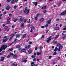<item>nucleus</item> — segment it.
Instances as JSON below:
<instances>
[{
    "mask_svg": "<svg viewBox=\"0 0 66 66\" xmlns=\"http://www.w3.org/2000/svg\"><path fill=\"white\" fill-rule=\"evenodd\" d=\"M12 28L13 29V28H14L15 27V25L14 24V25H12Z\"/></svg>",
    "mask_w": 66,
    "mask_h": 66,
    "instance_id": "obj_40",
    "label": "nucleus"
},
{
    "mask_svg": "<svg viewBox=\"0 0 66 66\" xmlns=\"http://www.w3.org/2000/svg\"><path fill=\"white\" fill-rule=\"evenodd\" d=\"M44 38V35H42L41 37V38Z\"/></svg>",
    "mask_w": 66,
    "mask_h": 66,
    "instance_id": "obj_55",
    "label": "nucleus"
},
{
    "mask_svg": "<svg viewBox=\"0 0 66 66\" xmlns=\"http://www.w3.org/2000/svg\"><path fill=\"white\" fill-rule=\"evenodd\" d=\"M26 50L24 49H23L21 50V52H26Z\"/></svg>",
    "mask_w": 66,
    "mask_h": 66,
    "instance_id": "obj_9",
    "label": "nucleus"
},
{
    "mask_svg": "<svg viewBox=\"0 0 66 66\" xmlns=\"http://www.w3.org/2000/svg\"><path fill=\"white\" fill-rule=\"evenodd\" d=\"M17 41H19V40H17V38H16L15 39V41L13 43H16V42H16V41H17Z\"/></svg>",
    "mask_w": 66,
    "mask_h": 66,
    "instance_id": "obj_19",
    "label": "nucleus"
},
{
    "mask_svg": "<svg viewBox=\"0 0 66 66\" xmlns=\"http://www.w3.org/2000/svg\"><path fill=\"white\" fill-rule=\"evenodd\" d=\"M14 54L13 53H9L8 56H7V57L8 59H9L10 57H11V55L12 56V55H14Z\"/></svg>",
    "mask_w": 66,
    "mask_h": 66,
    "instance_id": "obj_4",
    "label": "nucleus"
},
{
    "mask_svg": "<svg viewBox=\"0 0 66 66\" xmlns=\"http://www.w3.org/2000/svg\"><path fill=\"white\" fill-rule=\"evenodd\" d=\"M22 61L24 63H26V62H27V60L26 59H23L22 60Z\"/></svg>",
    "mask_w": 66,
    "mask_h": 66,
    "instance_id": "obj_14",
    "label": "nucleus"
},
{
    "mask_svg": "<svg viewBox=\"0 0 66 66\" xmlns=\"http://www.w3.org/2000/svg\"><path fill=\"white\" fill-rule=\"evenodd\" d=\"M12 38H12V37H11L9 39V41H11V40H12Z\"/></svg>",
    "mask_w": 66,
    "mask_h": 66,
    "instance_id": "obj_36",
    "label": "nucleus"
},
{
    "mask_svg": "<svg viewBox=\"0 0 66 66\" xmlns=\"http://www.w3.org/2000/svg\"><path fill=\"white\" fill-rule=\"evenodd\" d=\"M6 14V11H5L3 13L4 15H5V14Z\"/></svg>",
    "mask_w": 66,
    "mask_h": 66,
    "instance_id": "obj_50",
    "label": "nucleus"
},
{
    "mask_svg": "<svg viewBox=\"0 0 66 66\" xmlns=\"http://www.w3.org/2000/svg\"><path fill=\"white\" fill-rule=\"evenodd\" d=\"M36 58H34V59H33V61H36Z\"/></svg>",
    "mask_w": 66,
    "mask_h": 66,
    "instance_id": "obj_49",
    "label": "nucleus"
},
{
    "mask_svg": "<svg viewBox=\"0 0 66 66\" xmlns=\"http://www.w3.org/2000/svg\"><path fill=\"white\" fill-rule=\"evenodd\" d=\"M20 45H17L15 47V48H20Z\"/></svg>",
    "mask_w": 66,
    "mask_h": 66,
    "instance_id": "obj_18",
    "label": "nucleus"
},
{
    "mask_svg": "<svg viewBox=\"0 0 66 66\" xmlns=\"http://www.w3.org/2000/svg\"><path fill=\"white\" fill-rule=\"evenodd\" d=\"M7 40H8V39L6 38V39H3V42H7Z\"/></svg>",
    "mask_w": 66,
    "mask_h": 66,
    "instance_id": "obj_10",
    "label": "nucleus"
},
{
    "mask_svg": "<svg viewBox=\"0 0 66 66\" xmlns=\"http://www.w3.org/2000/svg\"><path fill=\"white\" fill-rule=\"evenodd\" d=\"M35 19L36 20H37V19H38V17H37V16H36L35 17Z\"/></svg>",
    "mask_w": 66,
    "mask_h": 66,
    "instance_id": "obj_38",
    "label": "nucleus"
},
{
    "mask_svg": "<svg viewBox=\"0 0 66 66\" xmlns=\"http://www.w3.org/2000/svg\"><path fill=\"white\" fill-rule=\"evenodd\" d=\"M25 9L24 10V13H26V12L27 15L29 13H30V9H27V7H26L25 8Z\"/></svg>",
    "mask_w": 66,
    "mask_h": 66,
    "instance_id": "obj_3",
    "label": "nucleus"
},
{
    "mask_svg": "<svg viewBox=\"0 0 66 66\" xmlns=\"http://www.w3.org/2000/svg\"><path fill=\"white\" fill-rule=\"evenodd\" d=\"M58 36H59V35H57L55 37V38H57Z\"/></svg>",
    "mask_w": 66,
    "mask_h": 66,
    "instance_id": "obj_63",
    "label": "nucleus"
},
{
    "mask_svg": "<svg viewBox=\"0 0 66 66\" xmlns=\"http://www.w3.org/2000/svg\"><path fill=\"white\" fill-rule=\"evenodd\" d=\"M61 46V44H60V43H58L57 44V47H59V46Z\"/></svg>",
    "mask_w": 66,
    "mask_h": 66,
    "instance_id": "obj_32",
    "label": "nucleus"
},
{
    "mask_svg": "<svg viewBox=\"0 0 66 66\" xmlns=\"http://www.w3.org/2000/svg\"><path fill=\"white\" fill-rule=\"evenodd\" d=\"M31 57H32V58H35V56L34 55H32L31 56Z\"/></svg>",
    "mask_w": 66,
    "mask_h": 66,
    "instance_id": "obj_41",
    "label": "nucleus"
},
{
    "mask_svg": "<svg viewBox=\"0 0 66 66\" xmlns=\"http://www.w3.org/2000/svg\"><path fill=\"white\" fill-rule=\"evenodd\" d=\"M26 35V34H24V35H23V36H22L23 38H24V37H25Z\"/></svg>",
    "mask_w": 66,
    "mask_h": 66,
    "instance_id": "obj_35",
    "label": "nucleus"
},
{
    "mask_svg": "<svg viewBox=\"0 0 66 66\" xmlns=\"http://www.w3.org/2000/svg\"><path fill=\"white\" fill-rule=\"evenodd\" d=\"M66 14V10L64 12H62L60 15H65Z\"/></svg>",
    "mask_w": 66,
    "mask_h": 66,
    "instance_id": "obj_5",
    "label": "nucleus"
},
{
    "mask_svg": "<svg viewBox=\"0 0 66 66\" xmlns=\"http://www.w3.org/2000/svg\"><path fill=\"white\" fill-rule=\"evenodd\" d=\"M13 48H10L9 49V50H8V51H9V52H10V51H12L13 50Z\"/></svg>",
    "mask_w": 66,
    "mask_h": 66,
    "instance_id": "obj_13",
    "label": "nucleus"
},
{
    "mask_svg": "<svg viewBox=\"0 0 66 66\" xmlns=\"http://www.w3.org/2000/svg\"><path fill=\"white\" fill-rule=\"evenodd\" d=\"M28 52H29V54L31 53L32 52V51L31 50H29L28 51Z\"/></svg>",
    "mask_w": 66,
    "mask_h": 66,
    "instance_id": "obj_26",
    "label": "nucleus"
},
{
    "mask_svg": "<svg viewBox=\"0 0 66 66\" xmlns=\"http://www.w3.org/2000/svg\"><path fill=\"white\" fill-rule=\"evenodd\" d=\"M29 45H31V44H32V42H29Z\"/></svg>",
    "mask_w": 66,
    "mask_h": 66,
    "instance_id": "obj_46",
    "label": "nucleus"
},
{
    "mask_svg": "<svg viewBox=\"0 0 66 66\" xmlns=\"http://www.w3.org/2000/svg\"><path fill=\"white\" fill-rule=\"evenodd\" d=\"M35 64H34L33 65H32L31 66H35Z\"/></svg>",
    "mask_w": 66,
    "mask_h": 66,
    "instance_id": "obj_64",
    "label": "nucleus"
},
{
    "mask_svg": "<svg viewBox=\"0 0 66 66\" xmlns=\"http://www.w3.org/2000/svg\"><path fill=\"white\" fill-rule=\"evenodd\" d=\"M58 50V48H57V47H56L54 50V51H56Z\"/></svg>",
    "mask_w": 66,
    "mask_h": 66,
    "instance_id": "obj_24",
    "label": "nucleus"
},
{
    "mask_svg": "<svg viewBox=\"0 0 66 66\" xmlns=\"http://www.w3.org/2000/svg\"><path fill=\"white\" fill-rule=\"evenodd\" d=\"M59 20H60L59 19L57 18L56 19V21H59Z\"/></svg>",
    "mask_w": 66,
    "mask_h": 66,
    "instance_id": "obj_44",
    "label": "nucleus"
},
{
    "mask_svg": "<svg viewBox=\"0 0 66 66\" xmlns=\"http://www.w3.org/2000/svg\"><path fill=\"white\" fill-rule=\"evenodd\" d=\"M40 14L39 13H38V14H37L36 15V16L37 17H38L39 16V15H40Z\"/></svg>",
    "mask_w": 66,
    "mask_h": 66,
    "instance_id": "obj_43",
    "label": "nucleus"
},
{
    "mask_svg": "<svg viewBox=\"0 0 66 66\" xmlns=\"http://www.w3.org/2000/svg\"><path fill=\"white\" fill-rule=\"evenodd\" d=\"M46 12H47L46 10H44V11H43V13H46Z\"/></svg>",
    "mask_w": 66,
    "mask_h": 66,
    "instance_id": "obj_58",
    "label": "nucleus"
},
{
    "mask_svg": "<svg viewBox=\"0 0 66 66\" xmlns=\"http://www.w3.org/2000/svg\"><path fill=\"white\" fill-rule=\"evenodd\" d=\"M10 36L11 37H13V36H15V34H11Z\"/></svg>",
    "mask_w": 66,
    "mask_h": 66,
    "instance_id": "obj_22",
    "label": "nucleus"
},
{
    "mask_svg": "<svg viewBox=\"0 0 66 66\" xmlns=\"http://www.w3.org/2000/svg\"><path fill=\"white\" fill-rule=\"evenodd\" d=\"M50 37H51V38H52V39L54 38V36H50Z\"/></svg>",
    "mask_w": 66,
    "mask_h": 66,
    "instance_id": "obj_57",
    "label": "nucleus"
},
{
    "mask_svg": "<svg viewBox=\"0 0 66 66\" xmlns=\"http://www.w3.org/2000/svg\"><path fill=\"white\" fill-rule=\"evenodd\" d=\"M7 28H8V27L7 26H6L5 27V30H6Z\"/></svg>",
    "mask_w": 66,
    "mask_h": 66,
    "instance_id": "obj_39",
    "label": "nucleus"
},
{
    "mask_svg": "<svg viewBox=\"0 0 66 66\" xmlns=\"http://www.w3.org/2000/svg\"><path fill=\"white\" fill-rule=\"evenodd\" d=\"M18 20L19 22H22L23 21L24 18H22V16H19L18 18Z\"/></svg>",
    "mask_w": 66,
    "mask_h": 66,
    "instance_id": "obj_2",
    "label": "nucleus"
},
{
    "mask_svg": "<svg viewBox=\"0 0 66 66\" xmlns=\"http://www.w3.org/2000/svg\"><path fill=\"white\" fill-rule=\"evenodd\" d=\"M57 41H55L54 42V44H57Z\"/></svg>",
    "mask_w": 66,
    "mask_h": 66,
    "instance_id": "obj_56",
    "label": "nucleus"
},
{
    "mask_svg": "<svg viewBox=\"0 0 66 66\" xmlns=\"http://www.w3.org/2000/svg\"><path fill=\"white\" fill-rule=\"evenodd\" d=\"M31 20H30V19H29V21H28V23H30V21Z\"/></svg>",
    "mask_w": 66,
    "mask_h": 66,
    "instance_id": "obj_52",
    "label": "nucleus"
},
{
    "mask_svg": "<svg viewBox=\"0 0 66 66\" xmlns=\"http://www.w3.org/2000/svg\"><path fill=\"white\" fill-rule=\"evenodd\" d=\"M42 51H41L40 53L39 52H37V55L38 56V55H39L40 54H42Z\"/></svg>",
    "mask_w": 66,
    "mask_h": 66,
    "instance_id": "obj_11",
    "label": "nucleus"
},
{
    "mask_svg": "<svg viewBox=\"0 0 66 66\" xmlns=\"http://www.w3.org/2000/svg\"><path fill=\"white\" fill-rule=\"evenodd\" d=\"M59 48H60L61 49V48H63V46H62V45L61 46H60L59 47Z\"/></svg>",
    "mask_w": 66,
    "mask_h": 66,
    "instance_id": "obj_45",
    "label": "nucleus"
},
{
    "mask_svg": "<svg viewBox=\"0 0 66 66\" xmlns=\"http://www.w3.org/2000/svg\"><path fill=\"white\" fill-rule=\"evenodd\" d=\"M40 50L41 51L42 50V49H43V46H40Z\"/></svg>",
    "mask_w": 66,
    "mask_h": 66,
    "instance_id": "obj_28",
    "label": "nucleus"
},
{
    "mask_svg": "<svg viewBox=\"0 0 66 66\" xmlns=\"http://www.w3.org/2000/svg\"><path fill=\"white\" fill-rule=\"evenodd\" d=\"M58 51H61V48L60 47H59L58 49Z\"/></svg>",
    "mask_w": 66,
    "mask_h": 66,
    "instance_id": "obj_54",
    "label": "nucleus"
},
{
    "mask_svg": "<svg viewBox=\"0 0 66 66\" xmlns=\"http://www.w3.org/2000/svg\"><path fill=\"white\" fill-rule=\"evenodd\" d=\"M30 32H31V33H32V32H33V30L31 29L30 30Z\"/></svg>",
    "mask_w": 66,
    "mask_h": 66,
    "instance_id": "obj_59",
    "label": "nucleus"
},
{
    "mask_svg": "<svg viewBox=\"0 0 66 66\" xmlns=\"http://www.w3.org/2000/svg\"><path fill=\"white\" fill-rule=\"evenodd\" d=\"M10 23V21H7L6 23V24H9Z\"/></svg>",
    "mask_w": 66,
    "mask_h": 66,
    "instance_id": "obj_25",
    "label": "nucleus"
},
{
    "mask_svg": "<svg viewBox=\"0 0 66 66\" xmlns=\"http://www.w3.org/2000/svg\"><path fill=\"white\" fill-rule=\"evenodd\" d=\"M46 7H47L46 6H44V7H42V10H44V9H46Z\"/></svg>",
    "mask_w": 66,
    "mask_h": 66,
    "instance_id": "obj_16",
    "label": "nucleus"
},
{
    "mask_svg": "<svg viewBox=\"0 0 66 66\" xmlns=\"http://www.w3.org/2000/svg\"><path fill=\"white\" fill-rule=\"evenodd\" d=\"M44 21V18H41L40 19V21L41 22H42L43 21Z\"/></svg>",
    "mask_w": 66,
    "mask_h": 66,
    "instance_id": "obj_23",
    "label": "nucleus"
},
{
    "mask_svg": "<svg viewBox=\"0 0 66 66\" xmlns=\"http://www.w3.org/2000/svg\"><path fill=\"white\" fill-rule=\"evenodd\" d=\"M10 8H11V7L10 6L7 5V7L6 8V10H9L10 9Z\"/></svg>",
    "mask_w": 66,
    "mask_h": 66,
    "instance_id": "obj_8",
    "label": "nucleus"
},
{
    "mask_svg": "<svg viewBox=\"0 0 66 66\" xmlns=\"http://www.w3.org/2000/svg\"><path fill=\"white\" fill-rule=\"evenodd\" d=\"M20 36H21V34H18L16 36V38H18V37H19Z\"/></svg>",
    "mask_w": 66,
    "mask_h": 66,
    "instance_id": "obj_7",
    "label": "nucleus"
},
{
    "mask_svg": "<svg viewBox=\"0 0 66 66\" xmlns=\"http://www.w3.org/2000/svg\"><path fill=\"white\" fill-rule=\"evenodd\" d=\"M31 29L32 30H34V26H32L31 27Z\"/></svg>",
    "mask_w": 66,
    "mask_h": 66,
    "instance_id": "obj_53",
    "label": "nucleus"
},
{
    "mask_svg": "<svg viewBox=\"0 0 66 66\" xmlns=\"http://www.w3.org/2000/svg\"><path fill=\"white\" fill-rule=\"evenodd\" d=\"M37 3H38L37 2H36V3L35 4V6H36V5H37Z\"/></svg>",
    "mask_w": 66,
    "mask_h": 66,
    "instance_id": "obj_61",
    "label": "nucleus"
},
{
    "mask_svg": "<svg viewBox=\"0 0 66 66\" xmlns=\"http://www.w3.org/2000/svg\"><path fill=\"white\" fill-rule=\"evenodd\" d=\"M7 21H10L11 20V19L9 18V17H8L7 18Z\"/></svg>",
    "mask_w": 66,
    "mask_h": 66,
    "instance_id": "obj_29",
    "label": "nucleus"
},
{
    "mask_svg": "<svg viewBox=\"0 0 66 66\" xmlns=\"http://www.w3.org/2000/svg\"><path fill=\"white\" fill-rule=\"evenodd\" d=\"M24 23H22L21 24V27H22L23 28V27H24Z\"/></svg>",
    "mask_w": 66,
    "mask_h": 66,
    "instance_id": "obj_17",
    "label": "nucleus"
},
{
    "mask_svg": "<svg viewBox=\"0 0 66 66\" xmlns=\"http://www.w3.org/2000/svg\"><path fill=\"white\" fill-rule=\"evenodd\" d=\"M27 48L28 49H30V45H28V46Z\"/></svg>",
    "mask_w": 66,
    "mask_h": 66,
    "instance_id": "obj_37",
    "label": "nucleus"
},
{
    "mask_svg": "<svg viewBox=\"0 0 66 66\" xmlns=\"http://www.w3.org/2000/svg\"><path fill=\"white\" fill-rule=\"evenodd\" d=\"M11 1H12V0H7L6 2L7 3H8V2H10Z\"/></svg>",
    "mask_w": 66,
    "mask_h": 66,
    "instance_id": "obj_31",
    "label": "nucleus"
},
{
    "mask_svg": "<svg viewBox=\"0 0 66 66\" xmlns=\"http://www.w3.org/2000/svg\"><path fill=\"white\" fill-rule=\"evenodd\" d=\"M8 47V46L6 45H4L1 47L0 49V52H1V51L3 50H5V49Z\"/></svg>",
    "mask_w": 66,
    "mask_h": 66,
    "instance_id": "obj_1",
    "label": "nucleus"
},
{
    "mask_svg": "<svg viewBox=\"0 0 66 66\" xmlns=\"http://www.w3.org/2000/svg\"><path fill=\"white\" fill-rule=\"evenodd\" d=\"M16 8H17V6L16 5H15L14 7V9H16Z\"/></svg>",
    "mask_w": 66,
    "mask_h": 66,
    "instance_id": "obj_34",
    "label": "nucleus"
},
{
    "mask_svg": "<svg viewBox=\"0 0 66 66\" xmlns=\"http://www.w3.org/2000/svg\"><path fill=\"white\" fill-rule=\"evenodd\" d=\"M55 30H56V31H57V30H59V27H56L55 28Z\"/></svg>",
    "mask_w": 66,
    "mask_h": 66,
    "instance_id": "obj_30",
    "label": "nucleus"
},
{
    "mask_svg": "<svg viewBox=\"0 0 66 66\" xmlns=\"http://www.w3.org/2000/svg\"><path fill=\"white\" fill-rule=\"evenodd\" d=\"M50 22H51V20L50 19L48 20L46 22V23L49 24H50Z\"/></svg>",
    "mask_w": 66,
    "mask_h": 66,
    "instance_id": "obj_6",
    "label": "nucleus"
},
{
    "mask_svg": "<svg viewBox=\"0 0 66 66\" xmlns=\"http://www.w3.org/2000/svg\"><path fill=\"white\" fill-rule=\"evenodd\" d=\"M4 57H1V61H4Z\"/></svg>",
    "mask_w": 66,
    "mask_h": 66,
    "instance_id": "obj_12",
    "label": "nucleus"
},
{
    "mask_svg": "<svg viewBox=\"0 0 66 66\" xmlns=\"http://www.w3.org/2000/svg\"><path fill=\"white\" fill-rule=\"evenodd\" d=\"M13 57L15 58V59H16L17 57V56L16 55H14L13 56Z\"/></svg>",
    "mask_w": 66,
    "mask_h": 66,
    "instance_id": "obj_27",
    "label": "nucleus"
},
{
    "mask_svg": "<svg viewBox=\"0 0 66 66\" xmlns=\"http://www.w3.org/2000/svg\"><path fill=\"white\" fill-rule=\"evenodd\" d=\"M52 57V56H50L49 57V59H51V57Z\"/></svg>",
    "mask_w": 66,
    "mask_h": 66,
    "instance_id": "obj_62",
    "label": "nucleus"
},
{
    "mask_svg": "<svg viewBox=\"0 0 66 66\" xmlns=\"http://www.w3.org/2000/svg\"><path fill=\"white\" fill-rule=\"evenodd\" d=\"M56 55V52H55L53 54V55Z\"/></svg>",
    "mask_w": 66,
    "mask_h": 66,
    "instance_id": "obj_33",
    "label": "nucleus"
},
{
    "mask_svg": "<svg viewBox=\"0 0 66 66\" xmlns=\"http://www.w3.org/2000/svg\"><path fill=\"white\" fill-rule=\"evenodd\" d=\"M13 44V43H10L9 44L10 45V46H11V45H12V44Z\"/></svg>",
    "mask_w": 66,
    "mask_h": 66,
    "instance_id": "obj_60",
    "label": "nucleus"
},
{
    "mask_svg": "<svg viewBox=\"0 0 66 66\" xmlns=\"http://www.w3.org/2000/svg\"><path fill=\"white\" fill-rule=\"evenodd\" d=\"M50 40H47V43H50Z\"/></svg>",
    "mask_w": 66,
    "mask_h": 66,
    "instance_id": "obj_48",
    "label": "nucleus"
},
{
    "mask_svg": "<svg viewBox=\"0 0 66 66\" xmlns=\"http://www.w3.org/2000/svg\"><path fill=\"white\" fill-rule=\"evenodd\" d=\"M13 20L14 22H16V21H17V19H15V18H13Z\"/></svg>",
    "mask_w": 66,
    "mask_h": 66,
    "instance_id": "obj_20",
    "label": "nucleus"
},
{
    "mask_svg": "<svg viewBox=\"0 0 66 66\" xmlns=\"http://www.w3.org/2000/svg\"><path fill=\"white\" fill-rule=\"evenodd\" d=\"M4 38H6H6H7V36H5L3 38V39H4Z\"/></svg>",
    "mask_w": 66,
    "mask_h": 66,
    "instance_id": "obj_47",
    "label": "nucleus"
},
{
    "mask_svg": "<svg viewBox=\"0 0 66 66\" xmlns=\"http://www.w3.org/2000/svg\"><path fill=\"white\" fill-rule=\"evenodd\" d=\"M51 37H50L49 38H47V39L48 40H50H50H51Z\"/></svg>",
    "mask_w": 66,
    "mask_h": 66,
    "instance_id": "obj_21",
    "label": "nucleus"
},
{
    "mask_svg": "<svg viewBox=\"0 0 66 66\" xmlns=\"http://www.w3.org/2000/svg\"><path fill=\"white\" fill-rule=\"evenodd\" d=\"M12 65L13 66H14V65H16V62H14L13 63Z\"/></svg>",
    "mask_w": 66,
    "mask_h": 66,
    "instance_id": "obj_42",
    "label": "nucleus"
},
{
    "mask_svg": "<svg viewBox=\"0 0 66 66\" xmlns=\"http://www.w3.org/2000/svg\"><path fill=\"white\" fill-rule=\"evenodd\" d=\"M27 19H25L24 20V23H27Z\"/></svg>",
    "mask_w": 66,
    "mask_h": 66,
    "instance_id": "obj_15",
    "label": "nucleus"
},
{
    "mask_svg": "<svg viewBox=\"0 0 66 66\" xmlns=\"http://www.w3.org/2000/svg\"><path fill=\"white\" fill-rule=\"evenodd\" d=\"M56 63H55V62H54L53 61L52 63V64H53V65H54V64H55Z\"/></svg>",
    "mask_w": 66,
    "mask_h": 66,
    "instance_id": "obj_51",
    "label": "nucleus"
}]
</instances>
